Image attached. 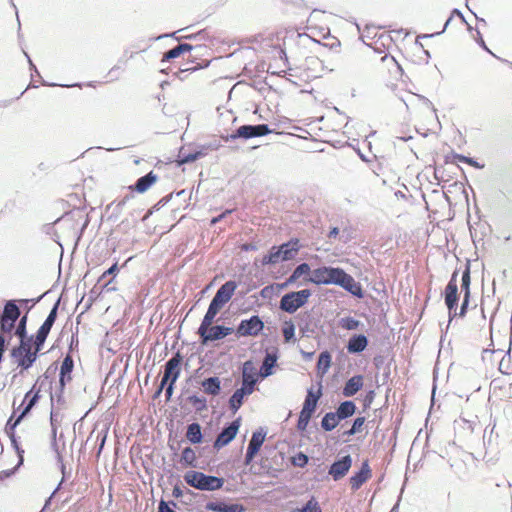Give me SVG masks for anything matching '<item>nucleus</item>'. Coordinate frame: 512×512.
I'll use <instances>...</instances> for the list:
<instances>
[{
    "label": "nucleus",
    "mask_w": 512,
    "mask_h": 512,
    "mask_svg": "<svg viewBox=\"0 0 512 512\" xmlns=\"http://www.w3.org/2000/svg\"><path fill=\"white\" fill-rule=\"evenodd\" d=\"M184 480L189 486L201 491L219 490L224 485L223 478L194 470L186 472Z\"/></svg>",
    "instance_id": "f257e3e1"
},
{
    "label": "nucleus",
    "mask_w": 512,
    "mask_h": 512,
    "mask_svg": "<svg viewBox=\"0 0 512 512\" xmlns=\"http://www.w3.org/2000/svg\"><path fill=\"white\" fill-rule=\"evenodd\" d=\"M344 274L345 271L340 267L322 266L314 269L311 276L306 278L305 281L316 285L334 284L339 286Z\"/></svg>",
    "instance_id": "f03ea898"
},
{
    "label": "nucleus",
    "mask_w": 512,
    "mask_h": 512,
    "mask_svg": "<svg viewBox=\"0 0 512 512\" xmlns=\"http://www.w3.org/2000/svg\"><path fill=\"white\" fill-rule=\"evenodd\" d=\"M311 294L310 289L286 293L280 300L279 308L286 313L293 314L308 302Z\"/></svg>",
    "instance_id": "7ed1b4c3"
},
{
    "label": "nucleus",
    "mask_w": 512,
    "mask_h": 512,
    "mask_svg": "<svg viewBox=\"0 0 512 512\" xmlns=\"http://www.w3.org/2000/svg\"><path fill=\"white\" fill-rule=\"evenodd\" d=\"M272 133V130L269 128L267 124H257V125H242L238 127L231 134L226 136H222V139L225 142L234 141L236 139H252L256 137L265 136Z\"/></svg>",
    "instance_id": "20e7f679"
},
{
    "label": "nucleus",
    "mask_w": 512,
    "mask_h": 512,
    "mask_svg": "<svg viewBox=\"0 0 512 512\" xmlns=\"http://www.w3.org/2000/svg\"><path fill=\"white\" fill-rule=\"evenodd\" d=\"M457 277L458 271L455 270L452 273L451 278L444 290V301L449 312V323L453 320L454 317L458 316L459 313L457 312L459 300Z\"/></svg>",
    "instance_id": "39448f33"
},
{
    "label": "nucleus",
    "mask_w": 512,
    "mask_h": 512,
    "mask_svg": "<svg viewBox=\"0 0 512 512\" xmlns=\"http://www.w3.org/2000/svg\"><path fill=\"white\" fill-rule=\"evenodd\" d=\"M48 384L51 388L52 382L49 380V377L46 374L40 376L36 383L32 386V388L25 394L23 403H26L25 407L21 411L22 417H25L37 404L40 399V391L41 389Z\"/></svg>",
    "instance_id": "423d86ee"
},
{
    "label": "nucleus",
    "mask_w": 512,
    "mask_h": 512,
    "mask_svg": "<svg viewBox=\"0 0 512 512\" xmlns=\"http://www.w3.org/2000/svg\"><path fill=\"white\" fill-rule=\"evenodd\" d=\"M183 357L179 351L164 365V374L162 377V386H166L168 382H176L181 374V363Z\"/></svg>",
    "instance_id": "0eeeda50"
},
{
    "label": "nucleus",
    "mask_w": 512,
    "mask_h": 512,
    "mask_svg": "<svg viewBox=\"0 0 512 512\" xmlns=\"http://www.w3.org/2000/svg\"><path fill=\"white\" fill-rule=\"evenodd\" d=\"M264 329V322L258 315L241 320L236 328L238 337L257 336Z\"/></svg>",
    "instance_id": "6e6552de"
},
{
    "label": "nucleus",
    "mask_w": 512,
    "mask_h": 512,
    "mask_svg": "<svg viewBox=\"0 0 512 512\" xmlns=\"http://www.w3.org/2000/svg\"><path fill=\"white\" fill-rule=\"evenodd\" d=\"M240 425L241 418L238 417L224 426L214 441V448L218 450L233 441L238 433Z\"/></svg>",
    "instance_id": "1a4fd4ad"
},
{
    "label": "nucleus",
    "mask_w": 512,
    "mask_h": 512,
    "mask_svg": "<svg viewBox=\"0 0 512 512\" xmlns=\"http://www.w3.org/2000/svg\"><path fill=\"white\" fill-rule=\"evenodd\" d=\"M352 465V458L350 455L341 457L334 461L329 468V475L333 480L338 481L342 479L349 471Z\"/></svg>",
    "instance_id": "9d476101"
},
{
    "label": "nucleus",
    "mask_w": 512,
    "mask_h": 512,
    "mask_svg": "<svg viewBox=\"0 0 512 512\" xmlns=\"http://www.w3.org/2000/svg\"><path fill=\"white\" fill-rule=\"evenodd\" d=\"M233 332V328L223 325H215L209 328L205 333L200 335L201 343L207 344L208 342L221 340Z\"/></svg>",
    "instance_id": "9b49d317"
},
{
    "label": "nucleus",
    "mask_w": 512,
    "mask_h": 512,
    "mask_svg": "<svg viewBox=\"0 0 512 512\" xmlns=\"http://www.w3.org/2000/svg\"><path fill=\"white\" fill-rule=\"evenodd\" d=\"M339 286L356 298L362 299L365 295L362 285L355 281V279L346 272L342 277Z\"/></svg>",
    "instance_id": "f8f14e48"
},
{
    "label": "nucleus",
    "mask_w": 512,
    "mask_h": 512,
    "mask_svg": "<svg viewBox=\"0 0 512 512\" xmlns=\"http://www.w3.org/2000/svg\"><path fill=\"white\" fill-rule=\"evenodd\" d=\"M158 180V175L153 171L141 176L136 180L133 185H130L128 189L132 192L145 193L153 184Z\"/></svg>",
    "instance_id": "ddd939ff"
},
{
    "label": "nucleus",
    "mask_w": 512,
    "mask_h": 512,
    "mask_svg": "<svg viewBox=\"0 0 512 512\" xmlns=\"http://www.w3.org/2000/svg\"><path fill=\"white\" fill-rule=\"evenodd\" d=\"M321 396H322L321 388L316 393L313 392L312 388H309L307 390V395L304 400V404H303L302 410L300 411V414L312 417V415L314 414V412L317 408V403Z\"/></svg>",
    "instance_id": "4468645a"
},
{
    "label": "nucleus",
    "mask_w": 512,
    "mask_h": 512,
    "mask_svg": "<svg viewBox=\"0 0 512 512\" xmlns=\"http://www.w3.org/2000/svg\"><path fill=\"white\" fill-rule=\"evenodd\" d=\"M371 476V469L369 467L368 461H364L361 465L359 471H357L354 475H352L349 479L350 486L353 491H356L361 488V486L369 479Z\"/></svg>",
    "instance_id": "2eb2a0df"
},
{
    "label": "nucleus",
    "mask_w": 512,
    "mask_h": 512,
    "mask_svg": "<svg viewBox=\"0 0 512 512\" xmlns=\"http://www.w3.org/2000/svg\"><path fill=\"white\" fill-rule=\"evenodd\" d=\"M252 369V362L246 361L243 365L242 385L239 388L242 391L248 393L249 395L253 393L257 382L254 374L248 372V370Z\"/></svg>",
    "instance_id": "dca6fc26"
},
{
    "label": "nucleus",
    "mask_w": 512,
    "mask_h": 512,
    "mask_svg": "<svg viewBox=\"0 0 512 512\" xmlns=\"http://www.w3.org/2000/svg\"><path fill=\"white\" fill-rule=\"evenodd\" d=\"M282 253V261H289L296 257L301 245L298 238H291L289 241L278 246Z\"/></svg>",
    "instance_id": "f3484780"
},
{
    "label": "nucleus",
    "mask_w": 512,
    "mask_h": 512,
    "mask_svg": "<svg viewBox=\"0 0 512 512\" xmlns=\"http://www.w3.org/2000/svg\"><path fill=\"white\" fill-rule=\"evenodd\" d=\"M368 344L369 340L364 334H354L349 338L346 348L350 354H359L367 348Z\"/></svg>",
    "instance_id": "a211bd4d"
},
{
    "label": "nucleus",
    "mask_w": 512,
    "mask_h": 512,
    "mask_svg": "<svg viewBox=\"0 0 512 512\" xmlns=\"http://www.w3.org/2000/svg\"><path fill=\"white\" fill-rule=\"evenodd\" d=\"M277 360V351L266 353L259 371V374L262 378L269 377L273 374V368L277 365Z\"/></svg>",
    "instance_id": "6ab92c4d"
},
{
    "label": "nucleus",
    "mask_w": 512,
    "mask_h": 512,
    "mask_svg": "<svg viewBox=\"0 0 512 512\" xmlns=\"http://www.w3.org/2000/svg\"><path fill=\"white\" fill-rule=\"evenodd\" d=\"M236 288L237 283L233 280H229L218 288L214 297L226 304L231 300Z\"/></svg>",
    "instance_id": "aec40b11"
},
{
    "label": "nucleus",
    "mask_w": 512,
    "mask_h": 512,
    "mask_svg": "<svg viewBox=\"0 0 512 512\" xmlns=\"http://www.w3.org/2000/svg\"><path fill=\"white\" fill-rule=\"evenodd\" d=\"M63 438L64 435L62 432L60 433L59 439L57 438V433H51L50 446L56 455L57 462L61 464L62 471L65 469L62 456V451L65 450V441Z\"/></svg>",
    "instance_id": "412c9836"
},
{
    "label": "nucleus",
    "mask_w": 512,
    "mask_h": 512,
    "mask_svg": "<svg viewBox=\"0 0 512 512\" xmlns=\"http://www.w3.org/2000/svg\"><path fill=\"white\" fill-rule=\"evenodd\" d=\"M363 376L362 375H354L345 383L342 394L344 397H352L354 396L362 387H363Z\"/></svg>",
    "instance_id": "4be33fe9"
},
{
    "label": "nucleus",
    "mask_w": 512,
    "mask_h": 512,
    "mask_svg": "<svg viewBox=\"0 0 512 512\" xmlns=\"http://www.w3.org/2000/svg\"><path fill=\"white\" fill-rule=\"evenodd\" d=\"M202 390L205 394L211 396H217L221 392V381L217 376L205 378L201 382Z\"/></svg>",
    "instance_id": "5701e85b"
},
{
    "label": "nucleus",
    "mask_w": 512,
    "mask_h": 512,
    "mask_svg": "<svg viewBox=\"0 0 512 512\" xmlns=\"http://www.w3.org/2000/svg\"><path fill=\"white\" fill-rule=\"evenodd\" d=\"M266 435L267 431L262 427L254 431L249 441L247 450L257 454L265 441Z\"/></svg>",
    "instance_id": "b1692460"
},
{
    "label": "nucleus",
    "mask_w": 512,
    "mask_h": 512,
    "mask_svg": "<svg viewBox=\"0 0 512 512\" xmlns=\"http://www.w3.org/2000/svg\"><path fill=\"white\" fill-rule=\"evenodd\" d=\"M21 311L16 304L15 300H8L4 304L3 311L0 313V316L11 321V322H17L18 318L20 317Z\"/></svg>",
    "instance_id": "393cba45"
},
{
    "label": "nucleus",
    "mask_w": 512,
    "mask_h": 512,
    "mask_svg": "<svg viewBox=\"0 0 512 512\" xmlns=\"http://www.w3.org/2000/svg\"><path fill=\"white\" fill-rule=\"evenodd\" d=\"M74 369V360L70 353H67L64 357L59 374V385L61 386V391H64L65 388V375L72 374Z\"/></svg>",
    "instance_id": "a878e982"
},
{
    "label": "nucleus",
    "mask_w": 512,
    "mask_h": 512,
    "mask_svg": "<svg viewBox=\"0 0 512 512\" xmlns=\"http://www.w3.org/2000/svg\"><path fill=\"white\" fill-rule=\"evenodd\" d=\"M356 409L355 403L351 400L341 402L335 411L337 419L342 421L353 416Z\"/></svg>",
    "instance_id": "bb28decb"
},
{
    "label": "nucleus",
    "mask_w": 512,
    "mask_h": 512,
    "mask_svg": "<svg viewBox=\"0 0 512 512\" xmlns=\"http://www.w3.org/2000/svg\"><path fill=\"white\" fill-rule=\"evenodd\" d=\"M186 438L191 444H199L203 440V433L201 425L198 422H193L187 426Z\"/></svg>",
    "instance_id": "cd10ccee"
},
{
    "label": "nucleus",
    "mask_w": 512,
    "mask_h": 512,
    "mask_svg": "<svg viewBox=\"0 0 512 512\" xmlns=\"http://www.w3.org/2000/svg\"><path fill=\"white\" fill-rule=\"evenodd\" d=\"M132 198H134V192L130 191L128 194H126L122 198L115 199L113 202H111L107 206V209L114 207V212H113L112 216L117 218L121 214V212H122L123 208L125 207V205L127 204V202L129 200H131Z\"/></svg>",
    "instance_id": "c85d7f7f"
},
{
    "label": "nucleus",
    "mask_w": 512,
    "mask_h": 512,
    "mask_svg": "<svg viewBox=\"0 0 512 512\" xmlns=\"http://www.w3.org/2000/svg\"><path fill=\"white\" fill-rule=\"evenodd\" d=\"M279 261H282V253L278 246H272L269 250L268 254L264 255L262 258V265H274Z\"/></svg>",
    "instance_id": "c756f323"
},
{
    "label": "nucleus",
    "mask_w": 512,
    "mask_h": 512,
    "mask_svg": "<svg viewBox=\"0 0 512 512\" xmlns=\"http://www.w3.org/2000/svg\"><path fill=\"white\" fill-rule=\"evenodd\" d=\"M247 395L249 394L239 388L232 394L229 399V408L233 413H236L240 409L243 404L244 397Z\"/></svg>",
    "instance_id": "7c9ffc66"
},
{
    "label": "nucleus",
    "mask_w": 512,
    "mask_h": 512,
    "mask_svg": "<svg viewBox=\"0 0 512 512\" xmlns=\"http://www.w3.org/2000/svg\"><path fill=\"white\" fill-rule=\"evenodd\" d=\"M341 420L337 419L335 412L326 413L321 420V427L324 431L330 432L335 429Z\"/></svg>",
    "instance_id": "2f4dec72"
},
{
    "label": "nucleus",
    "mask_w": 512,
    "mask_h": 512,
    "mask_svg": "<svg viewBox=\"0 0 512 512\" xmlns=\"http://www.w3.org/2000/svg\"><path fill=\"white\" fill-rule=\"evenodd\" d=\"M332 362V356L329 351H323L320 353L317 361V369L322 375L328 372Z\"/></svg>",
    "instance_id": "473e14b6"
},
{
    "label": "nucleus",
    "mask_w": 512,
    "mask_h": 512,
    "mask_svg": "<svg viewBox=\"0 0 512 512\" xmlns=\"http://www.w3.org/2000/svg\"><path fill=\"white\" fill-rule=\"evenodd\" d=\"M186 401L190 403L196 412H203L207 410V399L197 394H192L186 398Z\"/></svg>",
    "instance_id": "72a5a7b5"
},
{
    "label": "nucleus",
    "mask_w": 512,
    "mask_h": 512,
    "mask_svg": "<svg viewBox=\"0 0 512 512\" xmlns=\"http://www.w3.org/2000/svg\"><path fill=\"white\" fill-rule=\"evenodd\" d=\"M470 284H471L470 263L467 262L465 269L462 273V277H461V290L464 293L463 298L470 299Z\"/></svg>",
    "instance_id": "f704fd0d"
},
{
    "label": "nucleus",
    "mask_w": 512,
    "mask_h": 512,
    "mask_svg": "<svg viewBox=\"0 0 512 512\" xmlns=\"http://www.w3.org/2000/svg\"><path fill=\"white\" fill-rule=\"evenodd\" d=\"M206 155V152H204L203 150H198V151H195V152H185L183 150H180V153H179V164H188V163H192L194 162L195 160L203 157Z\"/></svg>",
    "instance_id": "c9c22d12"
},
{
    "label": "nucleus",
    "mask_w": 512,
    "mask_h": 512,
    "mask_svg": "<svg viewBox=\"0 0 512 512\" xmlns=\"http://www.w3.org/2000/svg\"><path fill=\"white\" fill-rule=\"evenodd\" d=\"M37 353L36 350L34 352L27 351L23 354V356L18 359V366H20L22 369L27 370L29 369L34 362L37 359Z\"/></svg>",
    "instance_id": "e433bc0d"
},
{
    "label": "nucleus",
    "mask_w": 512,
    "mask_h": 512,
    "mask_svg": "<svg viewBox=\"0 0 512 512\" xmlns=\"http://www.w3.org/2000/svg\"><path fill=\"white\" fill-rule=\"evenodd\" d=\"M59 302H60V299H58L57 302L53 305L52 309L50 310L47 318L45 319V321L43 322L41 327L51 331V328L53 327V325L56 321V318H57Z\"/></svg>",
    "instance_id": "4c0bfd02"
},
{
    "label": "nucleus",
    "mask_w": 512,
    "mask_h": 512,
    "mask_svg": "<svg viewBox=\"0 0 512 512\" xmlns=\"http://www.w3.org/2000/svg\"><path fill=\"white\" fill-rule=\"evenodd\" d=\"M292 512H322V510L318 501L314 497H311L305 505L301 508L294 509Z\"/></svg>",
    "instance_id": "58836bf2"
},
{
    "label": "nucleus",
    "mask_w": 512,
    "mask_h": 512,
    "mask_svg": "<svg viewBox=\"0 0 512 512\" xmlns=\"http://www.w3.org/2000/svg\"><path fill=\"white\" fill-rule=\"evenodd\" d=\"M49 333H50L49 330L40 326V328L38 329V331L36 333L35 339H34V346H35L36 352H39L42 349Z\"/></svg>",
    "instance_id": "ea45409f"
},
{
    "label": "nucleus",
    "mask_w": 512,
    "mask_h": 512,
    "mask_svg": "<svg viewBox=\"0 0 512 512\" xmlns=\"http://www.w3.org/2000/svg\"><path fill=\"white\" fill-rule=\"evenodd\" d=\"M181 459L186 465L196 467V454L191 447L183 449Z\"/></svg>",
    "instance_id": "a19ab883"
},
{
    "label": "nucleus",
    "mask_w": 512,
    "mask_h": 512,
    "mask_svg": "<svg viewBox=\"0 0 512 512\" xmlns=\"http://www.w3.org/2000/svg\"><path fill=\"white\" fill-rule=\"evenodd\" d=\"M454 16L459 17L461 19L462 23H466L467 24L466 19H465L464 15L462 14V12L459 9L455 8V9L452 10L451 16L446 20L442 31H439V32H436V33H433V34H426V35H423L422 37L423 38H429V37H433L434 35H440L441 33H443L445 31V29L450 24V22H451V20H452V18Z\"/></svg>",
    "instance_id": "79ce46f5"
},
{
    "label": "nucleus",
    "mask_w": 512,
    "mask_h": 512,
    "mask_svg": "<svg viewBox=\"0 0 512 512\" xmlns=\"http://www.w3.org/2000/svg\"><path fill=\"white\" fill-rule=\"evenodd\" d=\"M62 422V415L55 411L54 408H51L50 412V426H51V433H57L58 427L61 425Z\"/></svg>",
    "instance_id": "37998d69"
},
{
    "label": "nucleus",
    "mask_w": 512,
    "mask_h": 512,
    "mask_svg": "<svg viewBox=\"0 0 512 512\" xmlns=\"http://www.w3.org/2000/svg\"><path fill=\"white\" fill-rule=\"evenodd\" d=\"M364 423H365V417H357L356 419H354L351 428L344 431L343 435L348 436V437L355 435L356 433H358L361 430Z\"/></svg>",
    "instance_id": "c03bdc74"
},
{
    "label": "nucleus",
    "mask_w": 512,
    "mask_h": 512,
    "mask_svg": "<svg viewBox=\"0 0 512 512\" xmlns=\"http://www.w3.org/2000/svg\"><path fill=\"white\" fill-rule=\"evenodd\" d=\"M285 342H290L295 336V325L292 321H286L282 329Z\"/></svg>",
    "instance_id": "a18cd8bd"
},
{
    "label": "nucleus",
    "mask_w": 512,
    "mask_h": 512,
    "mask_svg": "<svg viewBox=\"0 0 512 512\" xmlns=\"http://www.w3.org/2000/svg\"><path fill=\"white\" fill-rule=\"evenodd\" d=\"M339 323H340V326L346 330H355L360 325L359 320H357L353 317L342 318Z\"/></svg>",
    "instance_id": "49530a36"
},
{
    "label": "nucleus",
    "mask_w": 512,
    "mask_h": 512,
    "mask_svg": "<svg viewBox=\"0 0 512 512\" xmlns=\"http://www.w3.org/2000/svg\"><path fill=\"white\" fill-rule=\"evenodd\" d=\"M309 458L303 452H298L291 458V463L295 467L303 468L308 464Z\"/></svg>",
    "instance_id": "de8ad7c7"
},
{
    "label": "nucleus",
    "mask_w": 512,
    "mask_h": 512,
    "mask_svg": "<svg viewBox=\"0 0 512 512\" xmlns=\"http://www.w3.org/2000/svg\"><path fill=\"white\" fill-rule=\"evenodd\" d=\"M227 504L222 501H209L205 505V509L213 512H226Z\"/></svg>",
    "instance_id": "09e8293b"
},
{
    "label": "nucleus",
    "mask_w": 512,
    "mask_h": 512,
    "mask_svg": "<svg viewBox=\"0 0 512 512\" xmlns=\"http://www.w3.org/2000/svg\"><path fill=\"white\" fill-rule=\"evenodd\" d=\"M24 419L22 417V414L20 413L14 422H12V416L9 418V420L6 423L5 431L8 436L15 435V428L20 424V422Z\"/></svg>",
    "instance_id": "8fccbe9b"
},
{
    "label": "nucleus",
    "mask_w": 512,
    "mask_h": 512,
    "mask_svg": "<svg viewBox=\"0 0 512 512\" xmlns=\"http://www.w3.org/2000/svg\"><path fill=\"white\" fill-rule=\"evenodd\" d=\"M477 32V38L475 39L476 42L485 50L487 51L489 54L493 55L494 57H496L497 59H499L500 61L508 64L510 67H512V62L506 60V59H501L500 57L496 56L486 45L485 41L483 40V37L480 33L479 30H476Z\"/></svg>",
    "instance_id": "3c124183"
},
{
    "label": "nucleus",
    "mask_w": 512,
    "mask_h": 512,
    "mask_svg": "<svg viewBox=\"0 0 512 512\" xmlns=\"http://www.w3.org/2000/svg\"><path fill=\"white\" fill-rule=\"evenodd\" d=\"M214 317L213 316H210L208 315L207 313H205L203 319H202V322L198 328V335L200 336L201 334L205 333L209 328H211L212 326V323L214 321Z\"/></svg>",
    "instance_id": "603ef678"
},
{
    "label": "nucleus",
    "mask_w": 512,
    "mask_h": 512,
    "mask_svg": "<svg viewBox=\"0 0 512 512\" xmlns=\"http://www.w3.org/2000/svg\"><path fill=\"white\" fill-rule=\"evenodd\" d=\"M214 317L213 316H210L208 315L207 313H205L203 319H202V322L198 328V335L200 336L201 334L205 333L209 328H211L212 326V323L214 321Z\"/></svg>",
    "instance_id": "864d4df0"
},
{
    "label": "nucleus",
    "mask_w": 512,
    "mask_h": 512,
    "mask_svg": "<svg viewBox=\"0 0 512 512\" xmlns=\"http://www.w3.org/2000/svg\"><path fill=\"white\" fill-rule=\"evenodd\" d=\"M27 315H24L22 318H20L18 325L15 330V335L19 338H26L27 336Z\"/></svg>",
    "instance_id": "5fc2aeb1"
},
{
    "label": "nucleus",
    "mask_w": 512,
    "mask_h": 512,
    "mask_svg": "<svg viewBox=\"0 0 512 512\" xmlns=\"http://www.w3.org/2000/svg\"><path fill=\"white\" fill-rule=\"evenodd\" d=\"M454 158L460 162L467 163L477 169H482L484 167V165L479 164V162H477L475 159L464 156L462 154H454Z\"/></svg>",
    "instance_id": "6e6d98bb"
},
{
    "label": "nucleus",
    "mask_w": 512,
    "mask_h": 512,
    "mask_svg": "<svg viewBox=\"0 0 512 512\" xmlns=\"http://www.w3.org/2000/svg\"><path fill=\"white\" fill-rule=\"evenodd\" d=\"M118 271H119V268H118V264L116 262L110 268H108L106 271L103 272V274L99 277L97 283L98 284L102 283L103 281H105V279L108 276H111V278L114 279L116 277V274Z\"/></svg>",
    "instance_id": "4d7b16f0"
},
{
    "label": "nucleus",
    "mask_w": 512,
    "mask_h": 512,
    "mask_svg": "<svg viewBox=\"0 0 512 512\" xmlns=\"http://www.w3.org/2000/svg\"><path fill=\"white\" fill-rule=\"evenodd\" d=\"M9 438H10L13 448L15 449V451L19 457V462H18L17 466H20L23 463L24 450L19 446L16 435H10Z\"/></svg>",
    "instance_id": "13d9d810"
},
{
    "label": "nucleus",
    "mask_w": 512,
    "mask_h": 512,
    "mask_svg": "<svg viewBox=\"0 0 512 512\" xmlns=\"http://www.w3.org/2000/svg\"><path fill=\"white\" fill-rule=\"evenodd\" d=\"M181 51L179 50V46L176 45L175 47H173L172 49L168 50L167 52H165L163 54V57H162V62H167V61H170L172 59H175L177 57H179L181 55Z\"/></svg>",
    "instance_id": "bf43d9fd"
},
{
    "label": "nucleus",
    "mask_w": 512,
    "mask_h": 512,
    "mask_svg": "<svg viewBox=\"0 0 512 512\" xmlns=\"http://www.w3.org/2000/svg\"><path fill=\"white\" fill-rule=\"evenodd\" d=\"M15 324V322H11L0 316V333L2 334L11 332L14 329Z\"/></svg>",
    "instance_id": "052dcab7"
},
{
    "label": "nucleus",
    "mask_w": 512,
    "mask_h": 512,
    "mask_svg": "<svg viewBox=\"0 0 512 512\" xmlns=\"http://www.w3.org/2000/svg\"><path fill=\"white\" fill-rule=\"evenodd\" d=\"M57 402L58 405L62 406L65 403L63 391H61V386L59 385L58 391L54 394L51 393V406L54 408V403Z\"/></svg>",
    "instance_id": "680f3d73"
},
{
    "label": "nucleus",
    "mask_w": 512,
    "mask_h": 512,
    "mask_svg": "<svg viewBox=\"0 0 512 512\" xmlns=\"http://www.w3.org/2000/svg\"><path fill=\"white\" fill-rule=\"evenodd\" d=\"M293 272L299 276V278L303 275H307L311 272V267L308 263L306 262H303L301 264H299L294 270Z\"/></svg>",
    "instance_id": "e2e57ef3"
},
{
    "label": "nucleus",
    "mask_w": 512,
    "mask_h": 512,
    "mask_svg": "<svg viewBox=\"0 0 512 512\" xmlns=\"http://www.w3.org/2000/svg\"><path fill=\"white\" fill-rule=\"evenodd\" d=\"M310 419H311V417H309V416L299 414V418L297 421V429L299 431H304L307 428Z\"/></svg>",
    "instance_id": "0e129e2a"
},
{
    "label": "nucleus",
    "mask_w": 512,
    "mask_h": 512,
    "mask_svg": "<svg viewBox=\"0 0 512 512\" xmlns=\"http://www.w3.org/2000/svg\"><path fill=\"white\" fill-rule=\"evenodd\" d=\"M24 351V344L22 343L19 346L12 348V350L10 351V356L18 360L23 356V354L25 353Z\"/></svg>",
    "instance_id": "69168bd1"
},
{
    "label": "nucleus",
    "mask_w": 512,
    "mask_h": 512,
    "mask_svg": "<svg viewBox=\"0 0 512 512\" xmlns=\"http://www.w3.org/2000/svg\"><path fill=\"white\" fill-rule=\"evenodd\" d=\"M246 508L240 503L227 504L226 512H245Z\"/></svg>",
    "instance_id": "338daca9"
},
{
    "label": "nucleus",
    "mask_w": 512,
    "mask_h": 512,
    "mask_svg": "<svg viewBox=\"0 0 512 512\" xmlns=\"http://www.w3.org/2000/svg\"><path fill=\"white\" fill-rule=\"evenodd\" d=\"M173 197V193H170L164 197H162L154 206L153 209L159 210L161 207L165 206Z\"/></svg>",
    "instance_id": "774afa93"
}]
</instances>
